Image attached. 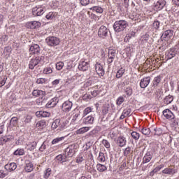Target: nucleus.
Masks as SVG:
<instances>
[{
  "label": "nucleus",
  "instance_id": "f257e3e1",
  "mask_svg": "<svg viewBox=\"0 0 179 179\" xmlns=\"http://www.w3.org/2000/svg\"><path fill=\"white\" fill-rule=\"evenodd\" d=\"M128 27V22L125 20L116 21L113 24V29L117 33L124 31Z\"/></svg>",
  "mask_w": 179,
  "mask_h": 179
},
{
  "label": "nucleus",
  "instance_id": "f03ea898",
  "mask_svg": "<svg viewBox=\"0 0 179 179\" xmlns=\"http://www.w3.org/2000/svg\"><path fill=\"white\" fill-rule=\"evenodd\" d=\"M66 127V123L61 120V119H56L52 124L51 128L52 129H64V128Z\"/></svg>",
  "mask_w": 179,
  "mask_h": 179
},
{
  "label": "nucleus",
  "instance_id": "7ed1b4c3",
  "mask_svg": "<svg viewBox=\"0 0 179 179\" xmlns=\"http://www.w3.org/2000/svg\"><path fill=\"white\" fill-rule=\"evenodd\" d=\"M45 12V7L43 6H37L32 8V14L34 16H41Z\"/></svg>",
  "mask_w": 179,
  "mask_h": 179
},
{
  "label": "nucleus",
  "instance_id": "20e7f679",
  "mask_svg": "<svg viewBox=\"0 0 179 179\" xmlns=\"http://www.w3.org/2000/svg\"><path fill=\"white\" fill-rule=\"evenodd\" d=\"M178 46H175L174 48H171L166 52V58L167 59H171L178 54Z\"/></svg>",
  "mask_w": 179,
  "mask_h": 179
},
{
  "label": "nucleus",
  "instance_id": "39448f33",
  "mask_svg": "<svg viewBox=\"0 0 179 179\" xmlns=\"http://www.w3.org/2000/svg\"><path fill=\"white\" fill-rule=\"evenodd\" d=\"M110 29H108L106 26L102 25L98 30V36L101 38H106L107 36H108V32Z\"/></svg>",
  "mask_w": 179,
  "mask_h": 179
},
{
  "label": "nucleus",
  "instance_id": "423d86ee",
  "mask_svg": "<svg viewBox=\"0 0 179 179\" xmlns=\"http://www.w3.org/2000/svg\"><path fill=\"white\" fill-rule=\"evenodd\" d=\"M46 43L50 47H55L59 44V39L55 36H49L46 38Z\"/></svg>",
  "mask_w": 179,
  "mask_h": 179
},
{
  "label": "nucleus",
  "instance_id": "0eeeda50",
  "mask_svg": "<svg viewBox=\"0 0 179 179\" xmlns=\"http://www.w3.org/2000/svg\"><path fill=\"white\" fill-rule=\"evenodd\" d=\"M40 62H41V57H36L31 59L29 64V69H34V67L37 66Z\"/></svg>",
  "mask_w": 179,
  "mask_h": 179
},
{
  "label": "nucleus",
  "instance_id": "6e6552de",
  "mask_svg": "<svg viewBox=\"0 0 179 179\" xmlns=\"http://www.w3.org/2000/svg\"><path fill=\"white\" fill-rule=\"evenodd\" d=\"M41 26V22H38V21H31V22H29L26 24V27L27 29H38V27H40Z\"/></svg>",
  "mask_w": 179,
  "mask_h": 179
},
{
  "label": "nucleus",
  "instance_id": "1a4fd4ad",
  "mask_svg": "<svg viewBox=\"0 0 179 179\" xmlns=\"http://www.w3.org/2000/svg\"><path fill=\"white\" fill-rule=\"evenodd\" d=\"M162 114L164 117L166 118V120H174V118H176L174 113L170 110V109L164 110Z\"/></svg>",
  "mask_w": 179,
  "mask_h": 179
},
{
  "label": "nucleus",
  "instance_id": "9d476101",
  "mask_svg": "<svg viewBox=\"0 0 179 179\" xmlns=\"http://www.w3.org/2000/svg\"><path fill=\"white\" fill-rule=\"evenodd\" d=\"M73 103L71 101H66L62 104V110L64 111V113H69L71 110L72 109Z\"/></svg>",
  "mask_w": 179,
  "mask_h": 179
},
{
  "label": "nucleus",
  "instance_id": "9b49d317",
  "mask_svg": "<svg viewBox=\"0 0 179 179\" xmlns=\"http://www.w3.org/2000/svg\"><path fill=\"white\" fill-rule=\"evenodd\" d=\"M115 142L120 148H124L127 145V138L124 136H120Z\"/></svg>",
  "mask_w": 179,
  "mask_h": 179
},
{
  "label": "nucleus",
  "instance_id": "f8f14e48",
  "mask_svg": "<svg viewBox=\"0 0 179 179\" xmlns=\"http://www.w3.org/2000/svg\"><path fill=\"white\" fill-rule=\"evenodd\" d=\"M150 83V77H145L141 79L140 82V87H141V89H146V87H148Z\"/></svg>",
  "mask_w": 179,
  "mask_h": 179
},
{
  "label": "nucleus",
  "instance_id": "ddd939ff",
  "mask_svg": "<svg viewBox=\"0 0 179 179\" xmlns=\"http://www.w3.org/2000/svg\"><path fill=\"white\" fill-rule=\"evenodd\" d=\"M173 30H170V29L166 30L162 34L161 38L165 41L169 40V38H171V37H173Z\"/></svg>",
  "mask_w": 179,
  "mask_h": 179
},
{
  "label": "nucleus",
  "instance_id": "4468645a",
  "mask_svg": "<svg viewBox=\"0 0 179 179\" xmlns=\"http://www.w3.org/2000/svg\"><path fill=\"white\" fill-rule=\"evenodd\" d=\"M164 6H166V0H158V2L155 3L156 10H162Z\"/></svg>",
  "mask_w": 179,
  "mask_h": 179
},
{
  "label": "nucleus",
  "instance_id": "2eb2a0df",
  "mask_svg": "<svg viewBox=\"0 0 179 179\" xmlns=\"http://www.w3.org/2000/svg\"><path fill=\"white\" fill-rule=\"evenodd\" d=\"M95 71L99 75V76H104V69H103V66L100 64H96L94 66Z\"/></svg>",
  "mask_w": 179,
  "mask_h": 179
},
{
  "label": "nucleus",
  "instance_id": "dca6fc26",
  "mask_svg": "<svg viewBox=\"0 0 179 179\" xmlns=\"http://www.w3.org/2000/svg\"><path fill=\"white\" fill-rule=\"evenodd\" d=\"M152 159H153V153H152V152L150 151H148L144 155L142 163L143 164H145V163H149V162H150Z\"/></svg>",
  "mask_w": 179,
  "mask_h": 179
},
{
  "label": "nucleus",
  "instance_id": "f3484780",
  "mask_svg": "<svg viewBox=\"0 0 179 179\" xmlns=\"http://www.w3.org/2000/svg\"><path fill=\"white\" fill-rule=\"evenodd\" d=\"M163 174H168V176H174L177 173V169L174 168L167 167L162 171Z\"/></svg>",
  "mask_w": 179,
  "mask_h": 179
},
{
  "label": "nucleus",
  "instance_id": "a211bd4d",
  "mask_svg": "<svg viewBox=\"0 0 179 179\" xmlns=\"http://www.w3.org/2000/svg\"><path fill=\"white\" fill-rule=\"evenodd\" d=\"M32 96H34V97H39V99H43V97L45 96V92L39 90H34L32 92Z\"/></svg>",
  "mask_w": 179,
  "mask_h": 179
},
{
  "label": "nucleus",
  "instance_id": "6ab92c4d",
  "mask_svg": "<svg viewBox=\"0 0 179 179\" xmlns=\"http://www.w3.org/2000/svg\"><path fill=\"white\" fill-rule=\"evenodd\" d=\"M36 117H38V118H47L51 115V113L50 112L41 110V111H37L36 113Z\"/></svg>",
  "mask_w": 179,
  "mask_h": 179
},
{
  "label": "nucleus",
  "instance_id": "aec40b11",
  "mask_svg": "<svg viewBox=\"0 0 179 179\" xmlns=\"http://www.w3.org/2000/svg\"><path fill=\"white\" fill-rule=\"evenodd\" d=\"M17 167V165L15 162H12L10 164H7L5 165V169L7 171H9L10 173L11 171H15Z\"/></svg>",
  "mask_w": 179,
  "mask_h": 179
},
{
  "label": "nucleus",
  "instance_id": "412c9836",
  "mask_svg": "<svg viewBox=\"0 0 179 179\" xmlns=\"http://www.w3.org/2000/svg\"><path fill=\"white\" fill-rule=\"evenodd\" d=\"M29 52L31 54H40V45L34 44L29 48Z\"/></svg>",
  "mask_w": 179,
  "mask_h": 179
},
{
  "label": "nucleus",
  "instance_id": "4be33fe9",
  "mask_svg": "<svg viewBox=\"0 0 179 179\" xmlns=\"http://www.w3.org/2000/svg\"><path fill=\"white\" fill-rule=\"evenodd\" d=\"M24 169H25V171H27V173H30L33 171V170L34 169L33 166V163H31V162L30 161H26V166Z\"/></svg>",
  "mask_w": 179,
  "mask_h": 179
},
{
  "label": "nucleus",
  "instance_id": "5701e85b",
  "mask_svg": "<svg viewBox=\"0 0 179 179\" xmlns=\"http://www.w3.org/2000/svg\"><path fill=\"white\" fill-rule=\"evenodd\" d=\"M45 127H47V122H45V120L38 121L36 124V128H38V129L45 128Z\"/></svg>",
  "mask_w": 179,
  "mask_h": 179
},
{
  "label": "nucleus",
  "instance_id": "b1692460",
  "mask_svg": "<svg viewBox=\"0 0 179 179\" xmlns=\"http://www.w3.org/2000/svg\"><path fill=\"white\" fill-rule=\"evenodd\" d=\"M136 34V32L132 31L129 32L126 36L124 37V41L125 43H128L129 41L130 38H132V37H135V35Z\"/></svg>",
  "mask_w": 179,
  "mask_h": 179
},
{
  "label": "nucleus",
  "instance_id": "393cba45",
  "mask_svg": "<svg viewBox=\"0 0 179 179\" xmlns=\"http://www.w3.org/2000/svg\"><path fill=\"white\" fill-rule=\"evenodd\" d=\"M173 100H174V96L172 95H168L164 99V103L168 106V104H171V103L173 102Z\"/></svg>",
  "mask_w": 179,
  "mask_h": 179
},
{
  "label": "nucleus",
  "instance_id": "a878e982",
  "mask_svg": "<svg viewBox=\"0 0 179 179\" xmlns=\"http://www.w3.org/2000/svg\"><path fill=\"white\" fill-rule=\"evenodd\" d=\"M152 135H155L157 136H160L162 134H163V130L161 128H155V129H152Z\"/></svg>",
  "mask_w": 179,
  "mask_h": 179
},
{
  "label": "nucleus",
  "instance_id": "bb28decb",
  "mask_svg": "<svg viewBox=\"0 0 179 179\" xmlns=\"http://www.w3.org/2000/svg\"><path fill=\"white\" fill-rule=\"evenodd\" d=\"M90 129V127H85L80 128L78 130H77L76 131V133L77 134V135H80L82 134H85V133L87 132V131H89Z\"/></svg>",
  "mask_w": 179,
  "mask_h": 179
},
{
  "label": "nucleus",
  "instance_id": "cd10ccee",
  "mask_svg": "<svg viewBox=\"0 0 179 179\" xmlns=\"http://www.w3.org/2000/svg\"><path fill=\"white\" fill-rule=\"evenodd\" d=\"M108 110H110V103H105L102 108V114L103 115L108 114Z\"/></svg>",
  "mask_w": 179,
  "mask_h": 179
},
{
  "label": "nucleus",
  "instance_id": "c85d7f7f",
  "mask_svg": "<svg viewBox=\"0 0 179 179\" xmlns=\"http://www.w3.org/2000/svg\"><path fill=\"white\" fill-rule=\"evenodd\" d=\"M141 132L143 135L149 136L150 134L152 135V130L150 128L144 127L141 129Z\"/></svg>",
  "mask_w": 179,
  "mask_h": 179
},
{
  "label": "nucleus",
  "instance_id": "c756f323",
  "mask_svg": "<svg viewBox=\"0 0 179 179\" xmlns=\"http://www.w3.org/2000/svg\"><path fill=\"white\" fill-rule=\"evenodd\" d=\"M125 73V69L123 68H121L119 69L116 73V78L117 79H120V78H122V76Z\"/></svg>",
  "mask_w": 179,
  "mask_h": 179
},
{
  "label": "nucleus",
  "instance_id": "7c9ffc66",
  "mask_svg": "<svg viewBox=\"0 0 179 179\" xmlns=\"http://www.w3.org/2000/svg\"><path fill=\"white\" fill-rule=\"evenodd\" d=\"M96 169H97L98 171L103 173V171H106V170H107V166L105 165H103L101 164H98L96 165Z\"/></svg>",
  "mask_w": 179,
  "mask_h": 179
},
{
  "label": "nucleus",
  "instance_id": "2f4dec72",
  "mask_svg": "<svg viewBox=\"0 0 179 179\" xmlns=\"http://www.w3.org/2000/svg\"><path fill=\"white\" fill-rule=\"evenodd\" d=\"M55 106H57V102L54 101V99H51L46 104L47 108H51L52 107H55Z\"/></svg>",
  "mask_w": 179,
  "mask_h": 179
},
{
  "label": "nucleus",
  "instance_id": "473e14b6",
  "mask_svg": "<svg viewBox=\"0 0 179 179\" xmlns=\"http://www.w3.org/2000/svg\"><path fill=\"white\" fill-rule=\"evenodd\" d=\"M162 82V77L158 76L154 78L153 86H159V84Z\"/></svg>",
  "mask_w": 179,
  "mask_h": 179
},
{
  "label": "nucleus",
  "instance_id": "72a5a7b5",
  "mask_svg": "<svg viewBox=\"0 0 179 179\" xmlns=\"http://www.w3.org/2000/svg\"><path fill=\"white\" fill-rule=\"evenodd\" d=\"M131 136L134 139V141H138L141 138V134L136 131H132L131 133Z\"/></svg>",
  "mask_w": 179,
  "mask_h": 179
},
{
  "label": "nucleus",
  "instance_id": "f704fd0d",
  "mask_svg": "<svg viewBox=\"0 0 179 179\" xmlns=\"http://www.w3.org/2000/svg\"><path fill=\"white\" fill-rule=\"evenodd\" d=\"M73 149L71 148V147H68L66 149V154H67V156L69 157H72V156H73Z\"/></svg>",
  "mask_w": 179,
  "mask_h": 179
},
{
  "label": "nucleus",
  "instance_id": "c9c22d12",
  "mask_svg": "<svg viewBox=\"0 0 179 179\" xmlns=\"http://www.w3.org/2000/svg\"><path fill=\"white\" fill-rule=\"evenodd\" d=\"M90 10H93V12H96V13H103V8H101V7L94 6L91 8Z\"/></svg>",
  "mask_w": 179,
  "mask_h": 179
},
{
  "label": "nucleus",
  "instance_id": "e433bc0d",
  "mask_svg": "<svg viewBox=\"0 0 179 179\" xmlns=\"http://www.w3.org/2000/svg\"><path fill=\"white\" fill-rule=\"evenodd\" d=\"M10 140V139L6 136L1 137L0 138V145L1 146H3V145H5V143H6V142H8Z\"/></svg>",
  "mask_w": 179,
  "mask_h": 179
},
{
  "label": "nucleus",
  "instance_id": "4c0bfd02",
  "mask_svg": "<svg viewBox=\"0 0 179 179\" xmlns=\"http://www.w3.org/2000/svg\"><path fill=\"white\" fill-rule=\"evenodd\" d=\"M115 55H108L107 64L110 65V64H113L114 59H115Z\"/></svg>",
  "mask_w": 179,
  "mask_h": 179
},
{
  "label": "nucleus",
  "instance_id": "58836bf2",
  "mask_svg": "<svg viewBox=\"0 0 179 179\" xmlns=\"http://www.w3.org/2000/svg\"><path fill=\"white\" fill-rule=\"evenodd\" d=\"M15 156H23L24 155V150L23 149H17L14 152Z\"/></svg>",
  "mask_w": 179,
  "mask_h": 179
},
{
  "label": "nucleus",
  "instance_id": "ea45409f",
  "mask_svg": "<svg viewBox=\"0 0 179 179\" xmlns=\"http://www.w3.org/2000/svg\"><path fill=\"white\" fill-rule=\"evenodd\" d=\"M17 121H19V119L16 117H13L11 118L10 123L13 127H16V125H17Z\"/></svg>",
  "mask_w": 179,
  "mask_h": 179
},
{
  "label": "nucleus",
  "instance_id": "a19ab883",
  "mask_svg": "<svg viewBox=\"0 0 179 179\" xmlns=\"http://www.w3.org/2000/svg\"><path fill=\"white\" fill-rule=\"evenodd\" d=\"M98 161L101 162H106V157L104 156V154L103 152H99Z\"/></svg>",
  "mask_w": 179,
  "mask_h": 179
},
{
  "label": "nucleus",
  "instance_id": "79ce46f5",
  "mask_svg": "<svg viewBox=\"0 0 179 179\" xmlns=\"http://www.w3.org/2000/svg\"><path fill=\"white\" fill-rule=\"evenodd\" d=\"M160 27V22L159 21H154L153 24H152V28L155 30H157Z\"/></svg>",
  "mask_w": 179,
  "mask_h": 179
},
{
  "label": "nucleus",
  "instance_id": "37998d69",
  "mask_svg": "<svg viewBox=\"0 0 179 179\" xmlns=\"http://www.w3.org/2000/svg\"><path fill=\"white\" fill-rule=\"evenodd\" d=\"M86 64H87V63L83 62L82 64H80L78 66L79 69H81V71H87V66H86Z\"/></svg>",
  "mask_w": 179,
  "mask_h": 179
},
{
  "label": "nucleus",
  "instance_id": "c03bdc74",
  "mask_svg": "<svg viewBox=\"0 0 179 179\" xmlns=\"http://www.w3.org/2000/svg\"><path fill=\"white\" fill-rule=\"evenodd\" d=\"M108 55H115L117 56V51L113 48H110L108 50Z\"/></svg>",
  "mask_w": 179,
  "mask_h": 179
},
{
  "label": "nucleus",
  "instance_id": "a18cd8bd",
  "mask_svg": "<svg viewBox=\"0 0 179 179\" xmlns=\"http://www.w3.org/2000/svg\"><path fill=\"white\" fill-rule=\"evenodd\" d=\"M43 73L45 75H50V73H52V69L51 67H46L43 69Z\"/></svg>",
  "mask_w": 179,
  "mask_h": 179
},
{
  "label": "nucleus",
  "instance_id": "49530a36",
  "mask_svg": "<svg viewBox=\"0 0 179 179\" xmlns=\"http://www.w3.org/2000/svg\"><path fill=\"white\" fill-rule=\"evenodd\" d=\"M47 78H38L36 80V83L38 85H44V83H46Z\"/></svg>",
  "mask_w": 179,
  "mask_h": 179
},
{
  "label": "nucleus",
  "instance_id": "de8ad7c7",
  "mask_svg": "<svg viewBox=\"0 0 179 179\" xmlns=\"http://www.w3.org/2000/svg\"><path fill=\"white\" fill-rule=\"evenodd\" d=\"M102 145H103V146H105V148H106V149H110V142L108 141L106 139H103L102 141Z\"/></svg>",
  "mask_w": 179,
  "mask_h": 179
},
{
  "label": "nucleus",
  "instance_id": "09e8293b",
  "mask_svg": "<svg viewBox=\"0 0 179 179\" xmlns=\"http://www.w3.org/2000/svg\"><path fill=\"white\" fill-rule=\"evenodd\" d=\"M62 68H64V62H59L56 64V69H57V71H61Z\"/></svg>",
  "mask_w": 179,
  "mask_h": 179
},
{
  "label": "nucleus",
  "instance_id": "8fccbe9b",
  "mask_svg": "<svg viewBox=\"0 0 179 179\" xmlns=\"http://www.w3.org/2000/svg\"><path fill=\"white\" fill-rule=\"evenodd\" d=\"M45 17L48 19V20H51L55 17V15L54 13L50 12L48 15H46Z\"/></svg>",
  "mask_w": 179,
  "mask_h": 179
},
{
  "label": "nucleus",
  "instance_id": "3c124183",
  "mask_svg": "<svg viewBox=\"0 0 179 179\" xmlns=\"http://www.w3.org/2000/svg\"><path fill=\"white\" fill-rule=\"evenodd\" d=\"M148 40H149V34H145L141 37L142 43H148Z\"/></svg>",
  "mask_w": 179,
  "mask_h": 179
},
{
  "label": "nucleus",
  "instance_id": "603ef678",
  "mask_svg": "<svg viewBox=\"0 0 179 179\" xmlns=\"http://www.w3.org/2000/svg\"><path fill=\"white\" fill-rule=\"evenodd\" d=\"M127 96H132V87H128L125 89Z\"/></svg>",
  "mask_w": 179,
  "mask_h": 179
},
{
  "label": "nucleus",
  "instance_id": "864d4df0",
  "mask_svg": "<svg viewBox=\"0 0 179 179\" xmlns=\"http://www.w3.org/2000/svg\"><path fill=\"white\" fill-rule=\"evenodd\" d=\"M124 100V99L123 96H119L116 101L117 106H121Z\"/></svg>",
  "mask_w": 179,
  "mask_h": 179
},
{
  "label": "nucleus",
  "instance_id": "5fc2aeb1",
  "mask_svg": "<svg viewBox=\"0 0 179 179\" xmlns=\"http://www.w3.org/2000/svg\"><path fill=\"white\" fill-rule=\"evenodd\" d=\"M51 176V169L48 168L45 171L44 178H48Z\"/></svg>",
  "mask_w": 179,
  "mask_h": 179
},
{
  "label": "nucleus",
  "instance_id": "6e6d98bb",
  "mask_svg": "<svg viewBox=\"0 0 179 179\" xmlns=\"http://www.w3.org/2000/svg\"><path fill=\"white\" fill-rule=\"evenodd\" d=\"M122 114L124 115H125L126 117H128V115H129V114H131V108H127L126 109H124L123 110Z\"/></svg>",
  "mask_w": 179,
  "mask_h": 179
},
{
  "label": "nucleus",
  "instance_id": "4d7b16f0",
  "mask_svg": "<svg viewBox=\"0 0 179 179\" xmlns=\"http://www.w3.org/2000/svg\"><path fill=\"white\" fill-rule=\"evenodd\" d=\"M62 139H64V137H59V138H55L52 140V145H55L56 143H58V142H61Z\"/></svg>",
  "mask_w": 179,
  "mask_h": 179
},
{
  "label": "nucleus",
  "instance_id": "13d9d810",
  "mask_svg": "<svg viewBox=\"0 0 179 179\" xmlns=\"http://www.w3.org/2000/svg\"><path fill=\"white\" fill-rule=\"evenodd\" d=\"M129 153H131V148L127 147L124 150V156H125L127 157V156H128V155H129Z\"/></svg>",
  "mask_w": 179,
  "mask_h": 179
},
{
  "label": "nucleus",
  "instance_id": "bf43d9fd",
  "mask_svg": "<svg viewBox=\"0 0 179 179\" xmlns=\"http://www.w3.org/2000/svg\"><path fill=\"white\" fill-rule=\"evenodd\" d=\"M33 117L31 115H27L24 122H25V124H29V122H31V119Z\"/></svg>",
  "mask_w": 179,
  "mask_h": 179
},
{
  "label": "nucleus",
  "instance_id": "052dcab7",
  "mask_svg": "<svg viewBox=\"0 0 179 179\" xmlns=\"http://www.w3.org/2000/svg\"><path fill=\"white\" fill-rule=\"evenodd\" d=\"M7 80H8V78H4L3 79L0 80V87H2V86H4L5 83H6Z\"/></svg>",
  "mask_w": 179,
  "mask_h": 179
},
{
  "label": "nucleus",
  "instance_id": "680f3d73",
  "mask_svg": "<svg viewBox=\"0 0 179 179\" xmlns=\"http://www.w3.org/2000/svg\"><path fill=\"white\" fill-rule=\"evenodd\" d=\"M83 160H85V158L83 157V155H80V156H78L77 157L76 162L78 163H82V162H83Z\"/></svg>",
  "mask_w": 179,
  "mask_h": 179
},
{
  "label": "nucleus",
  "instance_id": "e2e57ef3",
  "mask_svg": "<svg viewBox=\"0 0 179 179\" xmlns=\"http://www.w3.org/2000/svg\"><path fill=\"white\" fill-rule=\"evenodd\" d=\"M164 167V164H161L159 165L158 166H157L155 169H154V170L156 171V172L157 173L158 171H160L162 170V169H163Z\"/></svg>",
  "mask_w": 179,
  "mask_h": 179
},
{
  "label": "nucleus",
  "instance_id": "0e129e2a",
  "mask_svg": "<svg viewBox=\"0 0 179 179\" xmlns=\"http://www.w3.org/2000/svg\"><path fill=\"white\" fill-rule=\"evenodd\" d=\"M110 138L113 139L115 141H116L117 140L115 139V138L117 137V134L114 131L110 133Z\"/></svg>",
  "mask_w": 179,
  "mask_h": 179
},
{
  "label": "nucleus",
  "instance_id": "69168bd1",
  "mask_svg": "<svg viewBox=\"0 0 179 179\" xmlns=\"http://www.w3.org/2000/svg\"><path fill=\"white\" fill-rule=\"evenodd\" d=\"M90 0H80V3L83 6L89 5Z\"/></svg>",
  "mask_w": 179,
  "mask_h": 179
},
{
  "label": "nucleus",
  "instance_id": "338daca9",
  "mask_svg": "<svg viewBox=\"0 0 179 179\" xmlns=\"http://www.w3.org/2000/svg\"><path fill=\"white\" fill-rule=\"evenodd\" d=\"M56 159L59 161V162H65L64 161V159H62V155H59L58 156L56 157Z\"/></svg>",
  "mask_w": 179,
  "mask_h": 179
},
{
  "label": "nucleus",
  "instance_id": "774afa93",
  "mask_svg": "<svg viewBox=\"0 0 179 179\" xmlns=\"http://www.w3.org/2000/svg\"><path fill=\"white\" fill-rule=\"evenodd\" d=\"M90 113V107H87L84 110V115H86L87 114H89Z\"/></svg>",
  "mask_w": 179,
  "mask_h": 179
}]
</instances>
